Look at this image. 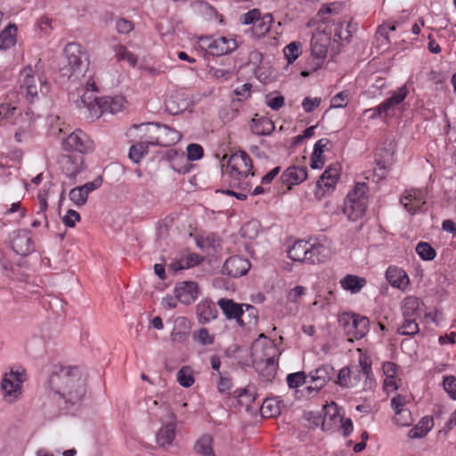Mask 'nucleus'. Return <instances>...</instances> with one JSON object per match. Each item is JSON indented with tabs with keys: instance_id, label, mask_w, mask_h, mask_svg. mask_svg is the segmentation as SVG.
I'll return each instance as SVG.
<instances>
[{
	"instance_id": "obj_42",
	"label": "nucleus",
	"mask_w": 456,
	"mask_h": 456,
	"mask_svg": "<svg viewBox=\"0 0 456 456\" xmlns=\"http://www.w3.org/2000/svg\"><path fill=\"white\" fill-rule=\"evenodd\" d=\"M115 57L118 61H127L132 67L137 63L138 58L131 53L125 45H117L114 46Z\"/></svg>"
},
{
	"instance_id": "obj_29",
	"label": "nucleus",
	"mask_w": 456,
	"mask_h": 456,
	"mask_svg": "<svg viewBox=\"0 0 456 456\" xmlns=\"http://www.w3.org/2000/svg\"><path fill=\"white\" fill-rule=\"evenodd\" d=\"M175 418L171 416V420L163 425L156 434V443L161 446L166 447L171 445L175 437Z\"/></svg>"
},
{
	"instance_id": "obj_58",
	"label": "nucleus",
	"mask_w": 456,
	"mask_h": 456,
	"mask_svg": "<svg viewBox=\"0 0 456 456\" xmlns=\"http://www.w3.org/2000/svg\"><path fill=\"white\" fill-rule=\"evenodd\" d=\"M252 85L250 83H245L240 86H237L233 93L238 97L239 101L247 100L251 95Z\"/></svg>"
},
{
	"instance_id": "obj_23",
	"label": "nucleus",
	"mask_w": 456,
	"mask_h": 456,
	"mask_svg": "<svg viewBox=\"0 0 456 456\" xmlns=\"http://www.w3.org/2000/svg\"><path fill=\"white\" fill-rule=\"evenodd\" d=\"M59 163L62 173L67 177L73 179L82 171L84 158L82 156L73 158L69 155H63L60 159Z\"/></svg>"
},
{
	"instance_id": "obj_3",
	"label": "nucleus",
	"mask_w": 456,
	"mask_h": 456,
	"mask_svg": "<svg viewBox=\"0 0 456 456\" xmlns=\"http://www.w3.org/2000/svg\"><path fill=\"white\" fill-rule=\"evenodd\" d=\"M338 384L344 388H357L373 392L377 382L371 369V361L366 356L359 358V365L353 369L342 368L338 374Z\"/></svg>"
},
{
	"instance_id": "obj_17",
	"label": "nucleus",
	"mask_w": 456,
	"mask_h": 456,
	"mask_svg": "<svg viewBox=\"0 0 456 456\" xmlns=\"http://www.w3.org/2000/svg\"><path fill=\"white\" fill-rule=\"evenodd\" d=\"M335 374L334 368L330 364H324L314 371L310 372L311 384L306 387V390L311 394L317 393L326 383L330 380Z\"/></svg>"
},
{
	"instance_id": "obj_21",
	"label": "nucleus",
	"mask_w": 456,
	"mask_h": 456,
	"mask_svg": "<svg viewBox=\"0 0 456 456\" xmlns=\"http://www.w3.org/2000/svg\"><path fill=\"white\" fill-rule=\"evenodd\" d=\"M175 293L178 301L190 305L196 300L200 291L196 282L183 281L176 285Z\"/></svg>"
},
{
	"instance_id": "obj_1",
	"label": "nucleus",
	"mask_w": 456,
	"mask_h": 456,
	"mask_svg": "<svg viewBox=\"0 0 456 456\" xmlns=\"http://www.w3.org/2000/svg\"><path fill=\"white\" fill-rule=\"evenodd\" d=\"M48 396L57 403H76L86 395V379L77 367H55L47 382Z\"/></svg>"
},
{
	"instance_id": "obj_53",
	"label": "nucleus",
	"mask_w": 456,
	"mask_h": 456,
	"mask_svg": "<svg viewBox=\"0 0 456 456\" xmlns=\"http://www.w3.org/2000/svg\"><path fill=\"white\" fill-rule=\"evenodd\" d=\"M393 420L397 426L408 427L412 423L413 419L411 411L406 409L400 411L398 414H395Z\"/></svg>"
},
{
	"instance_id": "obj_36",
	"label": "nucleus",
	"mask_w": 456,
	"mask_h": 456,
	"mask_svg": "<svg viewBox=\"0 0 456 456\" xmlns=\"http://www.w3.org/2000/svg\"><path fill=\"white\" fill-rule=\"evenodd\" d=\"M339 283L343 289L356 294L366 285L367 281L362 277L347 274L340 280Z\"/></svg>"
},
{
	"instance_id": "obj_35",
	"label": "nucleus",
	"mask_w": 456,
	"mask_h": 456,
	"mask_svg": "<svg viewBox=\"0 0 456 456\" xmlns=\"http://www.w3.org/2000/svg\"><path fill=\"white\" fill-rule=\"evenodd\" d=\"M434 419L432 417L425 416L408 432L411 439L422 438L433 428Z\"/></svg>"
},
{
	"instance_id": "obj_18",
	"label": "nucleus",
	"mask_w": 456,
	"mask_h": 456,
	"mask_svg": "<svg viewBox=\"0 0 456 456\" xmlns=\"http://www.w3.org/2000/svg\"><path fill=\"white\" fill-rule=\"evenodd\" d=\"M263 355L259 357V361L265 364L267 369V378L271 379L275 375L277 369L278 357L280 355L279 349L276 345L272 342H266L262 349Z\"/></svg>"
},
{
	"instance_id": "obj_48",
	"label": "nucleus",
	"mask_w": 456,
	"mask_h": 456,
	"mask_svg": "<svg viewBox=\"0 0 456 456\" xmlns=\"http://www.w3.org/2000/svg\"><path fill=\"white\" fill-rule=\"evenodd\" d=\"M194 378L190 367L184 366L177 373V382L183 387H191L194 384Z\"/></svg>"
},
{
	"instance_id": "obj_50",
	"label": "nucleus",
	"mask_w": 456,
	"mask_h": 456,
	"mask_svg": "<svg viewBox=\"0 0 456 456\" xmlns=\"http://www.w3.org/2000/svg\"><path fill=\"white\" fill-rule=\"evenodd\" d=\"M69 200L77 206L82 207L84 206L88 197L86 195L84 191L80 188V186L75 187L69 191Z\"/></svg>"
},
{
	"instance_id": "obj_15",
	"label": "nucleus",
	"mask_w": 456,
	"mask_h": 456,
	"mask_svg": "<svg viewBox=\"0 0 456 456\" xmlns=\"http://www.w3.org/2000/svg\"><path fill=\"white\" fill-rule=\"evenodd\" d=\"M340 176V167L338 164L329 166L317 181L318 197H323L334 191Z\"/></svg>"
},
{
	"instance_id": "obj_51",
	"label": "nucleus",
	"mask_w": 456,
	"mask_h": 456,
	"mask_svg": "<svg viewBox=\"0 0 456 456\" xmlns=\"http://www.w3.org/2000/svg\"><path fill=\"white\" fill-rule=\"evenodd\" d=\"M306 375L304 371L290 373L287 376V384L290 388H297L305 383Z\"/></svg>"
},
{
	"instance_id": "obj_37",
	"label": "nucleus",
	"mask_w": 456,
	"mask_h": 456,
	"mask_svg": "<svg viewBox=\"0 0 456 456\" xmlns=\"http://www.w3.org/2000/svg\"><path fill=\"white\" fill-rule=\"evenodd\" d=\"M273 22V17L271 13H265L263 16L260 14L252 27L253 35L258 38L264 37L270 31Z\"/></svg>"
},
{
	"instance_id": "obj_32",
	"label": "nucleus",
	"mask_w": 456,
	"mask_h": 456,
	"mask_svg": "<svg viewBox=\"0 0 456 456\" xmlns=\"http://www.w3.org/2000/svg\"><path fill=\"white\" fill-rule=\"evenodd\" d=\"M190 333V322L184 317H179L175 322V327L171 333V339L176 343L184 342Z\"/></svg>"
},
{
	"instance_id": "obj_39",
	"label": "nucleus",
	"mask_w": 456,
	"mask_h": 456,
	"mask_svg": "<svg viewBox=\"0 0 456 456\" xmlns=\"http://www.w3.org/2000/svg\"><path fill=\"white\" fill-rule=\"evenodd\" d=\"M251 131L256 135H269L274 130L273 122L268 118H253L251 121Z\"/></svg>"
},
{
	"instance_id": "obj_4",
	"label": "nucleus",
	"mask_w": 456,
	"mask_h": 456,
	"mask_svg": "<svg viewBox=\"0 0 456 456\" xmlns=\"http://www.w3.org/2000/svg\"><path fill=\"white\" fill-rule=\"evenodd\" d=\"M253 164L251 158L242 151L233 153L223 168L222 181L228 187H242L248 189L252 186L249 176H254L252 172Z\"/></svg>"
},
{
	"instance_id": "obj_46",
	"label": "nucleus",
	"mask_w": 456,
	"mask_h": 456,
	"mask_svg": "<svg viewBox=\"0 0 456 456\" xmlns=\"http://www.w3.org/2000/svg\"><path fill=\"white\" fill-rule=\"evenodd\" d=\"M415 317L403 318L402 325L398 328L401 335L412 336L419 332V325Z\"/></svg>"
},
{
	"instance_id": "obj_40",
	"label": "nucleus",
	"mask_w": 456,
	"mask_h": 456,
	"mask_svg": "<svg viewBox=\"0 0 456 456\" xmlns=\"http://www.w3.org/2000/svg\"><path fill=\"white\" fill-rule=\"evenodd\" d=\"M421 302L418 297H407L402 301L401 309L403 318L415 317L419 315Z\"/></svg>"
},
{
	"instance_id": "obj_5",
	"label": "nucleus",
	"mask_w": 456,
	"mask_h": 456,
	"mask_svg": "<svg viewBox=\"0 0 456 456\" xmlns=\"http://www.w3.org/2000/svg\"><path fill=\"white\" fill-rule=\"evenodd\" d=\"M367 191L365 183H357L346 195L343 213L349 221H358L364 216L368 204Z\"/></svg>"
},
{
	"instance_id": "obj_27",
	"label": "nucleus",
	"mask_w": 456,
	"mask_h": 456,
	"mask_svg": "<svg viewBox=\"0 0 456 456\" xmlns=\"http://www.w3.org/2000/svg\"><path fill=\"white\" fill-rule=\"evenodd\" d=\"M385 275L387 281L392 287L401 290H405L407 289L410 279L402 268L391 265L387 269Z\"/></svg>"
},
{
	"instance_id": "obj_47",
	"label": "nucleus",
	"mask_w": 456,
	"mask_h": 456,
	"mask_svg": "<svg viewBox=\"0 0 456 456\" xmlns=\"http://www.w3.org/2000/svg\"><path fill=\"white\" fill-rule=\"evenodd\" d=\"M416 253L418 256L425 261L433 260L436 256V250L428 242H419L416 246Z\"/></svg>"
},
{
	"instance_id": "obj_62",
	"label": "nucleus",
	"mask_w": 456,
	"mask_h": 456,
	"mask_svg": "<svg viewBox=\"0 0 456 456\" xmlns=\"http://www.w3.org/2000/svg\"><path fill=\"white\" fill-rule=\"evenodd\" d=\"M80 220V215L73 209H69L62 217V222L67 227H74Z\"/></svg>"
},
{
	"instance_id": "obj_13",
	"label": "nucleus",
	"mask_w": 456,
	"mask_h": 456,
	"mask_svg": "<svg viewBox=\"0 0 456 456\" xmlns=\"http://www.w3.org/2000/svg\"><path fill=\"white\" fill-rule=\"evenodd\" d=\"M96 94L97 86L94 80L90 77L85 86L78 106L86 108L91 118H98L101 117L100 102L102 98L97 97Z\"/></svg>"
},
{
	"instance_id": "obj_33",
	"label": "nucleus",
	"mask_w": 456,
	"mask_h": 456,
	"mask_svg": "<svg viewBox=\"0 0 456 456\" xmlns=\"http://www.w3.org/2000/svg\"><path fill=\"white\" fill-rule=\"evenodd\" d=\"M308 243V241L302 240L295 241L287 250L288 256L293 261L306 263Z\"/></svg>"
},
{
	"instance_id": "obj_22",
	"label": "nucleus",
	"mask_w": 456,
	"mask_h": 456,
	"mask_svg": "<svg viewBox=\"0 0 456 456\" xmlns=\"http://www.w3.org/2000/svg\"><path fill=\"white\" fill-rule=\"evenodd\" d=\"M332 255L331 249L324 243H308L306 264L315 265L326 262Z\"/></svg>"
},
{
	"instance_id": "obj_16",
	"label": "nucleus",
	"mask_w": 456,
	"mask_h": 456,
	"mask_svg": "<svg viewBox=\"0 0 456 456\" xmlns=\"http://www.w3.org/2000/svg\"><path fill=\"white\" fill-rule=\"evenodd\" d=\"M328 44L327 42L322 43L317 37H313L311 41V55L312 59L309 61V69L301 71L303 77H308L312 72L321 69L324 59L327 56Z\"/></svg>"
},
{
	"instance_id": "obj_38",
	"label": "nucleus",
	"mask_w": 456,
	"mask_h": 456,
	"mask_svg": "<svg viewBox=\"0 0 456 456\" xmlns=\"http://www.w3.org/2000/svg\"><path fill=\"white\" fill-rule=\"evenodd\" d=\"M17 30L15 24H9L0 31V50L9 49L16 45Z\"/></svg>"
},
{
	"instance_id": "obj_57",
	"label": "nucleus",
	"mask_w": 456,
	"mask_h": 456,
	"mask_svg": "<svg viewBox=\"0 0 456 456\" xmlns=\"http://www.w3.org/2000/svg\"><path fill=\"white\" fill-rule=\"evenodd\" d=\"M348 103V94L346 92H340L334 95L330 101V107L338 109L344 108Z\"/></svg>"
},
{
	"instance_id": "obj_56",
	"label": "nucleus",
	"mask_w": 456,
	"mask_h": 456,
	"mask_svg": "<svg viewBox=\"0 0 456 456\" xmlns=\"http://www.w3.org/2000/svg\"><path fill=\"white\" fill-rule=\"evenodd\" d=\"M187 157L190 160H199L203 157V148L197 143L187 146Z\"/></svg>"
},
{
	"instance_id": "obj_11",
	"label": "nucleus",
	"mask_w": 456,
	"mask_h": 456,
	"mask_svg": "<svg viewBox=\"0 0 456 456\" xmlns=\"http://www.w3.org/2000/svg\"><path fill=\"white\" fill-rule=\"evenodd\" d=\"M346 333L355 339H361L369 331L370 321L356 314H344L339 319Z\"/></svg>"
},
{
	"instance_id": "obj_31",
	"label": "nucleus",
	"mask_w": 456,
	"mask_h": 456,
	"mask_svg": "<svg viewBox=\"0 0 456 456\" xmlns=\"http://www.w3.org/2000/svg\"><path fill=\"white\" fill-rule=\"evenodd\" d=\"M17 95L15 93L7 94L0 99V119H11L17 112Z\"/></svg>"
},
{
	"instance_id": "obj_2",
	"label": "nucleus",
	"mask_w": 456,
	"mask_h": 456,
	"mask_svg": "<svg viewBox=\"0 0 456 456\" xmlns=\"http://www.w3.org/2000/svg\"><path fill=\"white\" fill-rule=\"evenodd\" d=\"M18 86L20 94L29 103H34L49 92V84L43 72L40 59L35 65H26L19 72Z\"/></svg>"
},
{
	"instance_id": "obj_61",
	"label": "nucleus",
	"mask_w": 456,
	"mask_h": 456,
	"mask_svg": "<svg viewBox=\"0 0 456 456\" xmlns=\"http://www.w3.org/2000/svg\"><path fill=\"white\" fill-rule=\"evenodd\" d=\"M273 402L271 400H265L261 407V412L263 416L267 418H273L279 414V409L273 406Z\"/></svg>"
},
{
	"instance_id": "obj_63",
	"label": "nucleus",
	"mask_w": 456,
	"mask_h": 456,
	"mask_svg": "<svg viewBox=\"0 0 456 456\" xmlns=\"http://www.w3.org/2000/svg\"><path fill=\"white\" fill-rule=\"evenodd\" d=\"M444 387L449 396L456 400V378L450 376L444 379Z\"/></svg>"
},
{
	"instance_id": "obj_10",
	"label": "nucleus",
	"mask_w": 456,
	"mask_h": 456,
	"mask_svg": "<svg viewBox=\"0 0 456 456\" xmlns=\"http://www.w3.org/2000/svg\"><path fill=\"white\" fill-rule=\"evenodd\" d=\"M151 130L148 137L151 145L169 147L175 144L181 139V134L167 126L150 124Z\"/></svg>"
},
{
	"instance_id": "obj_14",
	"label": "nucleus",
	"mask_w": 456,
	"mask_h": 456,
	"mask_svg": "<svg viewBox=\"0 0 456 456\" xmlns=\"http://www.w3.org/2000/svg\"><path fill=\"white\" fill-rule=\"evenodd\" d=\"M401 204L411 215L423 211L427 202V193L423 190L410 189L404 191L400 199Z\"/></svg>"
},
{
	"instance_id": "obj_26",
	"label": "nucleus",
	"mask_w": 456,
	"mask_h": 456,
	"mask_svg": "<svg viewBox=\"0 0 456 456\" xmlns=\"http://www.w3.org/2000/svg\"><path fill=\"white\" fill-rule=\"evenodd\" d=\"M196 314L199 322L206 324L217 317L218 310L212 300L203 299L196 306Z\"/></svg>"
},
{
	"instance_id": "obj_55",
	"label": "nucleus",
	"mask_w": 456,
	"mask_h": 456,
	"mask_svg": "<svg viewBox=\"0 0 456 456\" xmlns=\"http://www.w3.org/2000/svg\"><path fill=\"white\" fill-rule=\"evenodd\" d=\"M250 189L251 186L247 190L242 187H229V189L222 190L221 192L226 195L234 196L240 200H245L248 198V192Z\"/></svg>"
},
{
	"instance_id": "obj_34",
	"label": "nucleus",
	"mask_w": 456,
	"mask_h": 456,
	"mask_svg": "<svg viewBox=\"0 0 456 456\" xmlns=\"http://www.w3.org/2000/svg\"><path fill=\"white\" fill-rule=\"evenodd\" d=\"M202 257L196 253H191L186 256H181L179 259L173 261L169 267L175 271H181L194 267L200 264Z\"/></svg>"
},
{
	"instance_id": "obj_43",
	"label": "nucleus",
	"mask_w": 456,
	"mask_h": 456,
	"mask_svg": "<svg viewBox=\"0 0 456 456\" xmlns=\"http://www.w3.org/2000/svg\"><path fill=\"white\" fill-rule=\"evenodd\" d=\"M149 139L145 142L135 143L130 147L129 158L134 163H139L145 154L148 152Z\"/></svg>"
},
{
	"instance_id": "obj_59",
	"label": "nucleus",
	"mask_w": 456,
	"mask_h": 456,
	"mask_svg": "<svg viewBox=\"0 0 456 456\" xmlns=\"http://www.w3.org/2000/svg\"><path fill=\"white\" fill-rule=\"evenodd\" d=\"M306 292V288L304 286H296L291 289L287 295V301L289 303H297L302 296Z\"/></svg>"
},
{
	"instance_id": "obj_49",
	"label": "nucleus",
	"mask_w": 456,
	"mask_h": 456,
	"mask_svg": "<svg viewBox=\"0 0 456 456\" xmlns=\"http://www.w3.org/2000/svg\"><path fill=\"white\" fill-rule=\"evenodd\" d=\"M300 46L299 42H291L284 47L283 53L288 63H293L299 57L301 53Z\"/></svg>"
},
{
	"instance_id": "obj_9",
	"label": "nucleus",
	"mask_w": 456,
	"mask_h": 456,
	"mask_svg": "<svg viewBox=\"0 0 456 456\" xmlns=\"http://www.w3.org/2000/svg\"><path fill=\"white\" fill-rule=\"evenodd\" d=\"M199 44L200 48L216 56L228 54L238 47L236 39L231 35L225 37H200Z\"/></svg>"
},
{
	"instance_id": "obj_7",
	"label": "nucleus",
	"mask_w": 456,
	"mask_h": 456,
	"mask_svg": "<svg viewBox=\"0 0 456 456\" xmlns=\"http://www.w3.org/2000/svg\"><path fill=\"white\" fill-rule=\"evenodd\" d=\"M64 53L68 61V65L63 69L64 74L69 78H78L88 67L89 61L86 52L80 45L69 43L64 48Z\"/></svg>"
},
{
	"instance_id": "obj_45",
	"label": "nucleus",
	"mask_w": 456,
	"mask_h": 456,
	"mask_svg": "<svg viewBox=\"0 0 456 456\" xmlns=\"http://www.w3.org/2000/svg\"><path fill=\"white\" fill-rule=\"evenodd\" d=\"M192 338L201 346H211L215 343V335L206 328H200L192 333Z\"/></svg>"
},
{
	"instance_id": "obj_12",
	"label": "nucleus",
	"mask_w": 456,
	"mask_h": 456,
	"mask_svg": "<svg viewBox=\"0 0 456 456\" xmlns=\"http://www.w3.org/2000/svg\"><path fill=\"white\" fill-rule=\"evenodd\" d=\"M63 149L67 151L86 154L94 150V142L86 133L80 129L72 132L62 142Z\"/></svg>"
},
{
	"instance_id": "obj_28",
	"label": "nucleus",
	"mask_w": 456,
	"mask_h": 456,
	"mask_svg": "<svg viewBox=\"0 0 456 456\" xmlns=\"http://www.w3.org/2000/svg\"><path fill=\"white\" fill-rule=\"evenodd\" d=\"M306 178V168L297 166L288 167L281 175L282 183L287 184L289 188L303 183Z\"/></svg>"
},
{
	"instance_id": "obj_52",
	"label": "nucleus",
	"mask_w": 456,
	"mask_h": 456,
	"mask_svg": "<svg viewBox=\"0 0 456 456\" xmlns=\"http://www.w3.org/2000/svg\"><path fill=\"white\" fill-rule=\"evenodd\" d=\"M208 75L221 82H224L232 77V72L229 69L210 67L208 69Z\"/></svg>"
},
{
	"instance_id": "obj_60",
	"label": "nucleus",
	"mask_w": 456,
	"mask_h": 456,
	"mask_svg": "<svg viewBox=\"0 0 456 456\" xmlns=\"http://www.w3.org/2000/svg\"><path fill=\"white\" fill-rule=\"evenodd\" d=\"M49 190H40L37 193L38 200V209L37 211V215H43L45 216V213L47 209V198H48Z\"/></svg>"
},
{
	"instance_id": "obj_8",
	"label": "nucleus",
	"mask_w": 456,
	"mask_h": 456,
	"mask_svg": "<svg viewBox=\"0 0 456 456\" xmlns=\"http://www.w3.org/2000/svg\"><path fill=\"white\" fill-rule=\"evenodd\" d=\"M217 305L227 319L236 320L237 323L241 327L246 325L244 320L246 312L250 318L248 323L255 324L256 322V309L250 305L238 304L227 298L219 299Z\"/></svg>"
},
{
	"instance_id": "obj_30",
	"label": "nucleus",
	"mask_w": 456,
	"mask_h": 456,
	"mask_svg": "<svg viewBox=\"0 0 456 456\" xmlns=\"http://www.w3.org/2000/svg\"><path fill=\"white\" fill-rule=\"evenodd\" d=\"M101 116L105 112L116 114L126 109V101L122 95L108 96L100 102Z\"/></svg>"
},
{
	"instance_id": "obj_25",
	"label": "nucleus",
	"mask_w": 456,
	"mask_h": 456,
	"mask_svg": "<svg viewBox=\"0 0 456 456\" xmlns=\"http://www.w3.org/2000/svg\"><path fill=\"white\" fill-rule=\"evenodd\" d=\"M407 94L405 86L400 87L389 98L378 105L379 111L382 112L384 118H387L395 112V107L405 100Z\"/></svg>"
},
{
	"instance_id": "obj_44",
	"label": "nucleus",
	"mask_w": 456,
	"mask_h": 456,
	"mask_svg": "<svg viewBox=\"0 0 456 456\" xmlns=\"http://www.w3.org/2000/svg\"><path fill=\"white\" fill-rule=\"evenodd\" d=\"M213 439L209 435L202 436L195 444V450L202 456H215L212 448Z\"/></svg>"
},
{
	"instance_id": "obj_24",
	"label": "nucleus",
	"mask_w": 456,
	"mask_h": 456,
	"mask_svg": "<svg viewBox=\"0 0 456 456\" xmlns=\"http://www.w3.org/2000/svg\"><path fill=\"white\" fill-rule=\"evenodd\" d=\"M12 248L17 255L27 256L33 251V242L30 232L20 230L12 239Z\"/></svg>"
},
{
	"instance_id": "obj_54",
	"label": "nucleus",
	"mask_w": 456,
	"mask_h": 456,
	"mask_svg": "<svg viewBox=\"0 0 456 456\" xmlns=\"http://www.w3.org/2000/svg\"><path fill=\"white\" fill-rule=\"evenodd\" d=\"M217 390L221 394H229L232 387V383L228 375L219 372Z\"/></svg>"
},
{
	"instance_id": "obj_19",
	"label": "nucleus",
	"mask_w": 456,
	"mask_h": 456,
	"mask_svg": "<svg viewBox=\"0 0 456 456\" xmlns=\"http://www.w3.org/2000/svg\"><path fill=\"white\" fill-rule=\"evenodd\" d=\"M341 424L343 434L345 436L350 435L354 429L353 421L351 419H343L339 414L337 413V410L333 406H330L324 414L322 428L323 429H329L331 424Z\"/></svg>"
},
{
	"instance_id": "obj_41",
	"label": "nucleus",
	"mask_w": 456,
	"mask_h": 456,
	"mask_svg": "<svg viewBox=\"0 0 456 456\" xmlns=\"http://www.w3.org/2000/svg\"><path fill=\"white\" fill-rule=\"evenodd\" d=\"M37 117L35 116L33 111L27 110L20 115V120L23 123L20 125V131L15 133V139L17 142H22V135L26 133L35 122Z\"/></svg>"
},
{
	"instance_id": "obj_6",
	"label": "nucleus",
	"mask_w": 456,
	"mask_h": 456,
	"mask_svg": "<svg viewBox=\"0 0 456 456\" xmlns=\"http://www.w3.org/2000/svg\"><path fill=\"white\" fill-rule=\"evenodd\" d=\"M26 379V370L22 367H12L3 375L0 389L4 402L14 403L21 397Z\"/></svg>"
},
{
	"instance_id": "obj_64",
	"label": "nucleus",
	"mask_w": 456,
	"mask_h": 456,
	"mask_svg": "<svg viewBox=\"0 0 456 456\" xmlns=\"http://www.w3.org/2000/svg\"><path fill=\"white\" fill-rule=\"evenodd\" d=\"M322 99L320 97H305L302 102V108L306 113L313 112L321 104Z\"/></svg>"
},
{
	"instance_id": "obj_20",
	"label": "nucleus",
	"mask_w": 456,
	"mask_h": 456,
	"mask_svg": "<svg viewBox=\"0 0 456 456\" xmlns=\"http://www.w3.org/2000/svg\"><path fill=\"white\" fill-rule=\"evenodd\" d=\"M251 265L249 261L240 256L229 257L223 267L224 273L231 277H240L245 275L249 270Z\"/></svg>"
}]
</instances>
